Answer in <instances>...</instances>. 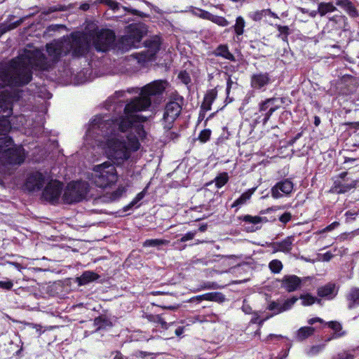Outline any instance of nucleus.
I'll use <instances>...</instances> for the list:
<instances>
[{
	"mask_svg": "<svg viewBox=\"0 0 359 359\" xmlns=\"http://www.w3.org/2000/svg\"><path fill=\"white\" fill-rule=\"evenodd\" d=\"M9 69L6 66L0 67V81L4 82L9 87H22L27 85L32 80V68L24 62H11Z\"/></svg>",
	"mask_w": 359,
	"mask_h": 359,
	"instance_id": "f257e3e1",
	"label": "nucleus"
},
{
	"mask_svg": "<svg viewBox=\"0 0 359 359\" xmlns=\"http://www.w3.org/2000/svg\"><path fill=\"white\" fill-rule=\"evenodd\" d=\"M168 82L165 80H156L144 86L140 96L126 104V111H144L151 104V96L161 95L165 90Z\"/></svg>",
	"mask_w": 359,
	"mask_h": 359,
	"instance_id": "f03ea898",
	"label": "nucleus"
},
{
	"mask_svg": "<svg viewBox=\"0 0 359 359\" xmlns=\"http://www.w3.org/2000/svg\"><path fill=\"white\" fill-rule=\"evenodd\" d=\"M64 40L68 54L71 53L74 58L85 57L90 51V40L84 32H72L69 37Z\"/></svg>",
	"mask_w": 359,
	"mask_h": 359,
	"instance_id": "7ed1b4c3",
	"label": "nucleus"
},
{
	"mask_svg": "<svg viewBox=\"0 0 359 359\" xmlns=\"http://www.w3.org/2000/svg\"><path fill=\"white\" fill-rule=\"evenodd\" d=\"M95 174L93 177L94 184L100 188H107L115 184L118 176L115 166L109 161L94 167Z\"/></svg>",
	"mask_w": 359,
	"mask_h": 359,
	"instance_id": "20e7f679",
	"label": "nucleus"
},
{
	"mask_svg": "<svg viewBox=\"0 0 359 359\" xmlns=\"http://www.w3.org/2000/svg\"><path fill=\"white\" fill-rule=\"evenodd\" d=\"M89 191L88 184L82 181H72L68 183L62 199L65 204L79 203L86 198Z\"/></svg>",
	"mask_w": 359,
	"mask_h": 359,
	"instance_id": "39448f33",
	"label": "nucleus"
},
{
	"mask_svg": "<svg viewBox=\"0 0 359 359\" xmlns=\"http://www.w3.org/2000/svg\"><path fill=\"white\" fill-rule=\"evenodd\" d=\"M284 103L283 97H269L258 104V112L255 113V122L266 126L272 114Z\"/></svg>",
	"mask_w": 359,
	"mask_h": 359,
	"instance_id": "423d86ee",
	"label": "nucleus"
},
{
	"mask_svg": "<svg viewBox=\"0 0 359 359\" xmlns=\"http://www.w3.org/2000/svg\"><path fill=\"white\" fill-rule=\"evenodd\" d=\"M184 104V97L181 95H176L166 103L162 118L163 128L169 130L173 127V123L180 116Z\"/></svg>",
	"mask_w": 359,
	"mask_h": 359,
	"instance_id": "0eeeda50",
	"label": "nucleus"
},
{
	"mask_svg": "<svg viewBox=\"0 0 359 359\" xmlns=\"http://www.w3.org/2000/svg\"><path fill=\"white\" fill-rule=\"evenodd\" d=\"M107 153L109 158L121 162L130 157L126 142L116 137L108 138L106 140Z\"/></svg>",
	"mask_w": 359,
	"mask_h": 359,
	"instance_id": "6e6552de",
	"label": "nucleus"
},
{
	"mask_svg": "<svg viewBox=\"0 0 359 359\" xmlns=\"http://www.w3.org/2000/svg\"><path fill=\"white\" fill-rule=\"evenodd\" d=\"M115 33L109 29H102L93 36V46L97 52H107L114 45Z\"/></svg>",
	"mask_w": 359,
	"mask_h": 359,
	"instance_id": "1a4fd4ad",
	"label": "nucleus"
},
{
	"mask_svg": "<svg viewBox=\"0 0 359 359\" xmlns=\"http://www.w3.org/2000/svg\"><path fill=\"white\" fill-rule=\"evenodd\" d=\"M13 145L12 147L5 148L1 154V160L7 165H20L25 160V150L22 145Z\"/></svg>",
	"mask_w": 359,
	"mask_h": 359,
	"instance_id": "9d476101",
	"label": "nucleus"
},
{
	"mask_svg": "<svg viewBox=\"0 0 359 359\" xmlns=\"http://www.w3.org/2000/svg\"><path fill=\"white\" fill-rule=\"evenodd\" d=\"M63 189V183L55 180L49 182L43 189L41 198L52 205L58 203Z\"/></svg>",
	"mask_w": 359,
	"mask_h": 359,
	"instance_id": "9b49d317",
	"label": "nucleus"
},
{
	"mask_svg": "<svg viewBox=\"0 0 359 359\" xmlns=\"http://www.w3.org/2000/svg\"><path fill=\"white\" fill-rule=\"evenodd\" d=\"M46 52L50 57V61L55 65L60 58L68 55L65 40L53 41L46 45Z\"/></svg>",
	"mask_w": 359,
	"mask_h": 359,
	"instance_id": "f8f14e48",
	"label": "nucleus"
},
{
	"mask_svg": "<svg viewBox=\"0 0 359 359\" xmlns=\"http://www.w3.org/2000/svg\"><path fill=\"white\" fill-rule=\"evenodd\" d=\"M13 114V107L9 101L0 93V128L2 131H10L11 123L10 117Z\"/></svg>",
	"mask_w": 359,
	"mask_h": 359,
	"instance_id": "ddd939ff",
	"label": "nucleus"
},
{
	"mask_svg": "<svg viewBox=\"0 0 359 359\" xmlns=\"http://www.w3.org/2000/svg\"><path fill=\"white\" fill-rule=\"evenodd\" d=\"M29 63L32 68L39 71H48L54 65L48 60L44 53L40 50H35L31 53Z\"/></svg>",
	"mask_w": 359,
	"mask_h": 359,
	"instance_id": "4468645a",
	"label": "nucleus"
},
{
	"mask_svg": "<svg viewBox=\"0 0 359 359\" xmlns=\"http://www.w3.org/2000/svg\"><path fill=\"white\" fill-rule=\"evenodd\" d=\"M126 105L124 108V115L115 118V121L118 132L125 133L132 128L134 123L137 121V116L135 113L138 111H126Z\"/></svg>",
	"mask_w": 359,
	"mask_h": 359,
	"instance_id": "2eb2a0df",
	"label": "nucleus"
},
{
	"mask_svg": "<svg viewBox=\"0 0 359 359\" xmlns=\"http://www.w3.org/2000/svg\"><path fill=\"white\" fill-rule=\"evenodd\" d=\"M45 183V177L39 171L29 173L27 176L25 187L30 192L41 190Z\"/></svg>",
	"mask_w": 359,
	"mask_h": 359,
	"instance_id": "dca6fc26",
	"label": "nucleus"
},
{
	"mask_svg": "<svg viewBox=\"0 0 359 359\" xmlns=\"http://www.w3.org/2000/svg\"><path fill=\"white\" fill-rule=\"evenodd\" d=\"M97 128L101 132V135L108 139L116 137L118 130L114 118L101 120L98 122Z\"/></svg>",
	"mask_w": 359,
	"mask_h": 359,
	"instance_id": "f3484780",
	"label": "nucleus"
},
{
	"mask_svg": "<svg viewBox=\"0 0 359 359\" xmlns=\"http://www.w3.org/2000/svg\"><path fill=\"white\" fill-rule=\"evenodd\" d=\"M294 184L289 179H285L277 182L272 188H271V196L273 198H279L282 196V194H280V191H282L285 195L290 194L293 190Z\"/></svg>",
	"mask_w": 359,
	"mask_h": 359,
	"instance_id": "a211bd4d",
	"label": "nucleus"
},
{
	"mask_svg": "<svg viewBox=\"0 0 359 359\" xmlns=\"http://www.w3.org/2000/svg\"><path fill=\"white\" fill-rule=\"evenodd\" d=\"M144 45L149 49L151 53L149 56L146 52H142L140 55L142 60H149L160 50L161 42L159 37L155 36L152 39L144 41Z\"/></svg>",
	"mask_w": 359,
	"mask_h": 359,
	"instance_id": "6ab92c4d",
	"label": "nucleus"
},
{
	"mask_svg": "<svg viewBox=\"0 0 359 359\" xmlns=\"http://www.w3.org/2000/svg\"><path fill=\"white\" fill-rule=\"evenodd\" d=\"M125 32L134 39L135 41L140 43L147 32V28L144 23H132L126 27Z\"/></svg>",
	"mask_w": 359,
	"mask_h": 359,
	"instance_id": "aec40b11",
	"label": "nucleus"
},
{
	"mask_svg": "<svg viewBox=\"0 0 359 359\" xmlns=\"http://www.w3.org/2000/svg\"><path fill=\"white\" fill-rule=\"evenodd\" d=\"M271 83V76L269 72L254 74L250 78L251 87L255 90H261Z\"/></svg>",
	"mask_w": 359,
	"mask_h": 359,
	"instance_id": "412c9836",
	"label": "nucleus"
},
{
	"mask_svg": "<svg viewBox=\"0 0 359 359\" xmlns=\"http://www.w3.org/2000/svg\"><path fill=\"white\" fill-rule=\"evenodd\" d=\"M302 285V280L296 275H285L281 281V287L287 292H292L297 290Z\"/></svg>",
	"mask_w": 359,
	"mask_h": 359,
	"instance_id": "4be33fe9",
	"label": "nucleus"
},
{
	"mask_svg": "<svg viewBox=\"0 0 359 359\" xmlns=\"http://www.w3.org/2000/svg\"><path fill=\"white\" fill-rule=\"evenodd\" d=\"M294 241V236H289L281 241L271 243V247L273 248V252H281L285 254L290 253L292 249Z\"/></svg>",
	"mask_w": 359,
	"mask_h": 359,
	"instance_id": "5701e85b",
	"label": "nucleus"
},
{
	"mask_svg": "<svg viewBox=\"0 0 359 359\" xmlns=\"http://www.w3.org/2000/svg\"><path fill=\"white\" fill-rule=\"evenodd\" d=\"M358 183V180H351V182H346L345 181H341L337 180L334 182L332 187H331V191L337 194H345L350 191L352 189L355 188Z\"/></svg>",
	"mask_w": 359,
	"mask_h": 359,
	"instance_id": "b1692460",
	"label": "nucleus"
},
{
	"mask_svg": "<svg viewBox=\"0 0 359 359\" xmlns=\"http://www.w3.org/2000/svg\"><path fill=\"white\" fill-rule=\"evenodd\" d=\"M337 292L335 284L329 283L318 287L317 290V294L320 297L326 298L327 299L330 300L337 296Z\"/></svg>",
	"mask_w": 359,
	"mask_h": 359,
	"instance_id": "393cba45",
	"label": "nucleus"
},
{
	"mask_svg": "<svg viewBox=\"0 0 359 359\" xmlns=\"http://www.w3.org/2000/svg\"><path fill=\"white\" fill-rule=\"evenodd\" d=\"M217 87L208 90L204 95L203 100L201 104V109H204L205 111H210L211 109L212 104L214 102V101L217 99Z\"/></svg>",
	"mask_w": 359,
	"mask_h": 359,
	"instance_id": "a878e982",
	"label": "nucleus"
},
{
	"mask_svg": "<svg viewBox=\"0 0 359 359\" xmlns=\"http://www.w3.org/2000/svg\"><path fill=\"white\" fill-rule=\"evenodd\" d=\"M140 43L135 41L129 34L126 33L124 36H122L118 41V47L122 50L127 51L132 48L139 47Z\"/></svg>",
	"mask_w": 359,
	"mask_h": 359,
	"instance_id": "bb28decb",
	"label": "nucleus"
},
{
	"mask_svg": "<svg viewBox=\"0 0 359 359\" xmlns=\"http://www.w3.org/2000/svg\"><path fill=\"white\" fill-rule=\"evenodd\" d=\"M217 57H221L229 61L234 62L235 56L230 52L227 44H219L212 52Z\"/></svg>",
	"mask_w": 359,
	"mask_h": 359,
	"instance_id": "cd10ccee",
	"label": "nucleus"
},
{
	"mask_svg": "<svg viewBox=\"0 0 359 359\" xmlns=\"http://www.w3.org/2000/svg\"><path fill=\"white\" fill-rule=\"evenodd\" d=\"M346 299L348 302V309H353L359 306V288L356 287L351 288L348 293L346 295Z\"/></svg>",
	"mask_w": 359,
	"mask_h": 359,
	"instance_id": "c85d7f7f",
	"label": "nucleus"
},
{
	"mask_svg": "<svg viewBox=\"0 0 359 359\" xmlns=\"http://www.w3.org/2000/svg\"><path fill=\"white\" fill-rule=\"evenodd\" d=\"M100 278V275L97 273L92 271H86L79 277L76 278V283L79 285H85L98 280Z\"/></svg>",
	"mask_w": 359,
	"mask_h": 359,
	"instance_id": "c756f323",
	"label": "nucleus"
},
{
	"mask_svg": "<svg viewBox=\"0 0 359 359\" xmlns=\"http://www.w3.org/2000/svg\"><path fill=\"white\" fill-rule=\"evenodd\" d=\"M257 187L248 189L244 193H243L239 198L234 201L231 204V207L237 208V210L243 205L245 204L248 201L250 200L252 196L257 190Z\"/></svg>",
	"mask_w": 359,
	"mask_h": 359,
	"instance_id": "7c9ffc66",
	"label": "nucleus"
},
{
	"mask_svg": "<svg viewBox=\"0 0 359 359\" xmlns=\"http://www.w3.org/2000/svg\"><path fill=\"white\" fill-rule=\"evenodd\" d=\"M3 97L9 101L11 107H13V102H18L22 97V91L19 90H4L1 91Z\"/></svg>",
	"mask_w": 359,
	"mask_h": 359,
	"instance_id": "2f4dec72",
	"label": "nucleus"
},
{
	"mask_svg": "<svg viewBox=\"0 0 359 359\" xmlns=\"http://www.w3.org/2000/svg\"><path fill=\"white\" fill-rule=\"evenodd\" d=\"M147 319L149 322L158 323L161 325V327L163 330H168L170 327L175 325V322H171L168 323L165 318H163V315H154V314H148L146 316Z\"/></svg>",
	"mask_w": 359,
	"mask_h": 359,
	"instance_id": "473e14b6",
	"label": "nucleus"
},
{
	"mask_svg": "<svg viewBox=\"0 0 359 359\" xmlns=\"http://www.w3.org/2000/svg\"><path fill=\"white\" fill-rule=\"evenodd\" d=\"M337 10L332 2H320L318 5L317 12L320 16H324L327 13L334 12Z\"/></svg>",
	"mask_w": 359,
	"mask_h": 359,
	"instance_id": "72a5a7b5",
	"label": "nucleus"
},
{
	"mask_svg": "<svg viewBox=\"0 0 359 359\" xmlns=\"http://www.w3.org/2000/svg\"><path fill=\"white\" fill-rule=\"evenodd\" d=\"M315 328L310 326L302 327L299 328L296 334V337L299 341H303L314 334Z\"/></svg>",
	"mask_w": 359,
	"mask_h": 359,
	"instance_id": "f704fd0d",
	"label": "nucleus"
},
{
	"mask_svg": "<svg viewBox=\"0 0 359 359\" xmlns=\"http://www.w3.org/2000/svg\"><path fill=\"white\" fill-rule=\"evenodd\" d=\"M94 325L97 330H104L112 326V323L107 317L100 316L95 318Z\"/></svg>",
	"mask_w": 359,
	"mask_h": 359,
	"instance_id": "c9c22d12",
	"label": "nucleus"
},
{
	"mask_svg": "<svg viewBox=\"0 0 359 359\" xmlns=\"http://www.w3.org/2000/svg\"><path fill=\"white\" fill-rule=\"evenodd\" d=\"M128 142H126L128 149L130 151H137L140 147V143L138 138L134 135L127 136Z\"/></svg>",
	"mask_w": 359,
	"mask_h": 359,
	"instance_id": "e433bc0d",
	"label": "nucleus"
},
{
	"mask_svg": "<svg viewBox=\"0 0 359 359\" xmlns=\"http://www.w3.org/2000/svg\"><path fill=\"white\" fill-rule=\"evenodd\" d=\"M245 27V21L244 18L242 16L237 17L235 25L232 26L237 37L243 34Z\"/></svg>",
	"mask_w": 359,
	"mask_h": 359,
	"instance_id": "4c0bfd02",
	"label": "nucleus"
},
{
	"mask_svg": "<svg viewBox=\"0 0 359 359\" xmlns=\"http://www.w3.org/2000/svg\"><path fill=\"white\" fill-rule=\"evenodd\" d=\"M239 219L242 220L247 223H250L253 224H257L259 223L263 222H267V219L266 217H262L259 216H252L250 215H245L241 217H239Z\"/></svg>",
	"mask_w": 359,
	"mask_h": 359,
	"instance_id": "58836bf2",
	"label": "nucleus"
},
{
	"mask_svg": "<svg viewBox=\"0 0 359 359\" xmlns=\"http://www.w3.org/2000/svg\"><path fill=\"white\" fill-rule=\"evenodd\" d=\"M327 325L330 329L335 332L333 338L341 337L345 334V332H341L342 330V325L338 321H330L327 323Z\"/></svg>",
	"mask_w": 359,
	"mask_h": 359,
	"instance_id": "ea45409f",
	"label": "nucleus"
},
{
	"mask_svg": "<svg viewBox=\"0 0 359 359\" xmlns=\"http://www.w3.org/2000/svg\"><path fill=\"white\" fill-rule=\"evenodd\" d=\"M229 177L228 173L223 172L219 173L214 180L215 186L217 189H220L224 187L228 182Z\"/></svg>",
	"mask_w": 359,
	"mask_h": 359,
	"instance_id": "a19ab883",
	"label": "nucleus"
},
{
	"mask_svg": "<svg viewBox=\"0 0 359 359\" xmlns=\"http://www.w3.org/2000/svg\"><path fill=\"white\" fill-rule=\"evenodd\" d=\"M168 243H169L168 241L164 240V239H158V238L147 239L143 243V246L144 247H158L161 245H168Z\"/></svg>",
	"mask_w": 359,
	"mask_h": 359,
	"instance_id": "79ce46f5",
	"label": "nucleus"
},
{
	"mask_svg": "<svg viewBox=\"0 0 359 359\" xmlns=\"http://www.w3.org/2000/svg\"><path fill=\"white\" fill-rule=\"evenodd\" d=\"M277 29L279 32L278 37L281 39L283 41L288 42V36L290 34V29L286 25H277Z\"/></svg>",
	"mask_w": 359,
	"mask_h": 359,
	"instance_id": "37998d69",
	"label": "nucleus"
},
{
	"mask_svg": "<svg viewBox=\"0 0 359 359\" xmlns=\"http://www.w3.org/2000/svg\"><path fill=\"white\" fill-rule=\"evenodd\" d=\"M299 299L302 300V304L303 306H305L312 305L316 302H317L318 303H320L321 302L320 299L316 298L315 297L312 296L310 294H301Z\"/></svg>",
	"mask_w": 359,
	"mask_h": 359,
	"instance_id": "c03bdc74",
	"label": "nucleus"
},
{
	"mask_svg": "<svg viewBox=\"0 0 359 359\" xmlns=\"http://www.w3.org/2000/svg\"><path fill=\"white\" fill-rule=\"evenodd\" d=\"M283 265L279 259H273L269 264V268L273 273H279Z\"/></svg>",
	"mask_w": 359,
	"mask_h": 359,
	"instance_id": "a18cd8bd",
	"label": "nucleus"
},
{
	"mask_svg": "<svg viewBox=\"0 0 359 359\" xmlns=\"http://www.w3.org/2000/svg\"><path fill=\"white\" fill-rule=\"evenodd\" d=\"M344 11L351 18H356L359 16V12L351 1L348 3V6H346Z\"/></svg>",
	"mask_w": 359,
	"mask_h": 359,
	"instance_id": "49530a36",
	"label": "nucleus"
},
{
	"mask_svg": "<svg viewBox=\"0 0 359 359\" xmlns=\"http://www.w3.org/2000/svg\"><path fill=\"white\" fill-rule=\"evenodd\" d=\"M297 300L298 298L294 296L286 299L282 304L281 308L280 309L278 312H284L285 311L290 310Z\"/></svg>",
	"mask_w": 359,
	"mask_h": 359,
	"instance_id": "de8ad7c7",
	"label": "nucleus"
},
{
	"mask_svg": "<svg viewBox=\"0 0 359 359\" xmlns=\"http://www.w3.org/2000/svg\"><path fill=\"white\" fill-rule=\"evenodd\" d=\"M97 2L107 6L114 11H118L121 6V4L118 2L114 0H97Z\"/></svg>",
	"mask_w": 359,
	"mask_h": 359,
	"instance_id": "09e8293b",
	"label": "nucleus"
},
{
	"mask_svg": "<svg viewBox=\"0 0 359 359\" xmlns=\"http://www.w3.org/2000/svg\"><path fill=\"white\" fill-rule=\"evenodd\" d=\"M211 22L220 27H226L229 25V22L223 16L213 15Z\"/></svg>",
	"mask_w": 359,
	"mask_h": 359,
	"instance_id": "8fccbe9b",
	"label": "nucleus"
},
{
	"mask_svg": "<svg viewBox=\"0 0 359 359\" xmlns=\"http://www.w3.org/2000/svg\"><path fill=\"white\" fill-rule=\"evenodd\" d=\"M177 77L185 85H189L191 82V76L186 70L180 71Z\"/></svg>",
	"mask_w": 359,
	"mask_h": 359,
	"instance_id": "3c124183",
	"label": "nucleus"
},
{
	"mask_svg": "<svg viewBox=\"0 0 359 359\" xmlns=\"http://www.w3.org/2000/svg\"><path fill=\"white\" fill-rule=\"evenodd\" d=\"M210 135L211 130L210 129H203L200 132L198 140L202 143H205L210 140Z\"/></svg>",
	"mask_w": 359,
	"mask_h": 359,
	"instance_id": "603ef678",
	"label": "nucleus"
},
{
	"mask_svg": "<svg viewBox=\"0 0 359 359\" xmlns=\"http://www.w3.org/2000/svg\"><path fill=\"white\" fill-rule=\"evenodd\" d=\"M281 306L282 305L280 304L278 302L272 301L269 304V305L267 306V309L269 311H273V315H277V314H279L281 313V312H278L280 309L281 308Z\"/></svg>",
	"mask_w": 359,
	"mask_h": 359,
	"instance_id": "864d4df0",
	"label": "nucleus"
},
{
	"mask_svg": "<svg viewBox=\"0 0 359 359\" xmlns=\"http://www.w3.org/2000/svg\"><path fill=\"white\" fill-rule=\"evenodd\" d=\"M221 294L219 292H208L203 294H201L202 298L203 300L207 301H217V297Z\"/></svg>",
	"mask_w": 359,
	"mask_h": 359,
	"instance_id": "5fc2aeb1",
	"label": "nucleus"
},
{
	"mask_svg": "<svg viewBox=\"0 0 359 359\" xmlns=\"http://www.w3.org/2000/svg\"><path fill=\"white\" fill-rule=\"evenodd\" d=\"M265 12L264 10H262V11H255V12H252V13H250L249 14V17L254 21H260L263 16H264V13Z\"/></svg>",
	"mask_w": 359,
	"mask_h": 359,
	"instance_id": "6e6d98bb",
	"label": "nucleus"
},
{
	"mask_svg": "<svg viewBox=\"0 0 359 359\" xmlns=\"http://www.w3.org/2000/svg\"><path fill=\"white\" fill-rule=\"evenodd\" d=\"M292 214L290 212H285L283 215H281L278 219L283 224H286L292 219Z\"/></svg>",
	"mask_w": 359,
	"mask_h": 359,
	"instance_id": "4d7b16f0",
	"label": "nucleus"
},
{
	"mask_svg": "<svg viewBox=\"0 0 359 359\" xmlns=\"http://www.w3.org/2000/svg\"><path fill=\"white\" fill-rule=\"evenodd\" d=\"M13 286V283L11 280H0V288L9 290Z\"/></svg>",
	"mask_w": 359,
	"mask_h": 359,
	"instance_id": "13d9d810",
	"label": "nucleus"
},
{
	"mask_svg": "<svg viewBox=\"0 0 359 359\" xmlns=\"http://www.w3.org/2000/svg\"><path fill=\"white\" fill-rule=\"evenodd\" d=\"M324 347H325L324 344L312 346L310 348L309 353L313 355H317L324 348Z\"/></svg>",
	"mask_w": 359,
	"mask_h": 359,
	"instance_id": "bf43d9fd",
	"label": "nucleus"
},
{
	"mask_svg": "<svg viewBox=\"0 0 359 359\" xmlns=\"http://www.w3.org/2000/svg\"><path fill=\"white\" fill-rule=\"evenodd\" d=\"M355 355L348 351H344L339 353L337 356V359H354Z\"/></svg>",
	"mask_w": 359,
	"mask_h": 359,
	"instance_id": "052dcab7",
	"label": "nucleus"
},
{
	"mask_svg": "<svg viewBox=\"0 0 359 359\" xmlns=\"http://www.w3.org/2000/svg\"><path fill=\"white\" fill-rule=\"evenodd\" d=\"M200 13H201L199 15L200 18H201L204 20L211 21V19L213 15L212 13H210L208 11H205V10H202V9L200 10Z\"/></svg>",
	"mask_w": 359,
	"mask_h": 359,
	"instance_id": "680f3d73",
	"label": "nucleus"
},
{
	"mask_svg": "<svg viewBox=\"0 0 359 359\" xmlns=\"http://www.w3.org/2000/svg\"><path fill=\"white\" fill-rule=\"evenodd\" d=\"M147 187H145L142 191L138 193L136 196L133 199L134 201V203L136 204L140 202L143 198L145 196L147 193Z\"/></svg>",
	"mask_w": 359,
	"mask_h": 359,
	"instance_id": "e2e57ef3",
	"label": "nucleus"
},
{
	"mask_svg": "<svg viewBox=\"0 0 359 359\" xmlns=\"http://www.w3.org/2000/svg\"><path fill=\"white\" fill-rule=\"evenodd\" d=\"M265 320H260L259 316L257 312L254 313V316L252 318L250 323L252 324H258L259 326L262 325Z\"/></svg>",
	"mask_w": 359,
	"mask_h": 359,
	"instance_id": "0e129e2a",
	"label": "nucleus"
},
{
	"mask_svg": "<svg viewBox=\"0 0 359 359\" xmlns=\"http://www.w3.org/2000/svg\"><path fill=\"white\" fill-rule=\"evenodd\" d=\"M196 235V233L195 232H192V231H189L187 232V233H185L181 238H180V241L181 242H186V241H190V240H192L194 236Z\"/></svg>",
	"mask_w": 359,
	"mask_h": 359,
	"instance_id": "69168bd1",
	"label": "nucleus"
},
{
	"mask_svg": "<svg viewBox=\"0 0 359 359\" xmlns=\"http://www.w3.org/2000/svg\"><path fill=\"white\" fill-rule=\"evenodd\" d=\"M339 226V222H337V221L333 222L330 224L327 225L325 229H323V232L331 231L333 229H334L335 228L338 227Z\"/></svg>",
	"mask_w": 359,
	"mask_h": 359,
	"instance_id": "338daca9",
	"label": "nucleus"
},
{
	"mask_svg": "<svg viewBox=\"0 0 359 359\" xmlns=\"http://www.w3.org/2000/svg\"><path fill=\"white\" fill-rule=\"evenodd\" d=\"M124 192V188H118L116 191L112 192L111 196L114 200L120 198Z\"/></svg>",
	"mask_w": 359,
	"mask_h": 359,
	"instance_id": "774afa93",
	"label": "nucleus"
}]
</instances>
